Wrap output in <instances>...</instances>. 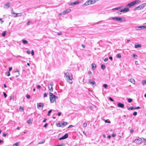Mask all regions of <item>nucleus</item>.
<instances>
[{
	"instance_id": "nucleus-1",
	"label": "nucleus",
	"mask_w": 146,
	"mask_h": 146,
	"mask_svg": "<svg viewBox=\"0 0 146 146\" xmlns=\"http://www.w3.org/2000/svg\"><path fill=\"white\" fill-rule=\"evenodd\" d=\"M50 96V102L53 103L56 101V99L58 98L57 96L54 95L52 93L50 92L49 93Z\"/></svg>"
},
{
	"instance_id": "nucleus-2",
	"label": "nucleus",
	"mask_w": 146,
	"mask_h": 146,
	"mask_svg": "<svg viewBox=\"0 0 146 146\" xmlns=\"http://www.w3.org/2000/svg\"><path fill=\"white\" fill-rule=\"evenodd\" d=\"M124 18L123 17H110L109 18V19L110 20L113 19V20H115L117 21H118L119 22H122L124 21L123 19H124Z\"/></svg>"
},
{
	"instance_id": "nucleus-3",
	"label": "nucleus",
	"mask_w": 146,
	"mask_h": 146,
	"mask_svg": "<svg viewBox=\"0 0 146 146\" xmlns=\"http://www.w3.org/2000/svg\"><path fill=\"white\" fill-rule=\"evenodd\" d=\"M81 2V0H76L74 2H71L68 3V5L70 6L74 5L79 4Z\"/></svg>"
},
{
	"instance_id": "nucleus-4",
	"label": "nucleus",
	"mask_w": 146,
	"mask_h": 146,
	"mask_svg": "<svg viewBox=\"0 0 146 146\" xmlns=\"http://www.w3.org/2000/svg\"><path fill=\"white\" fill-rule=\"evenodd\" d=\"M145 28H146V25L138 27H135V29L136 30H139L141 29L143 30Z\"/></svg>"
},
{
	"instance_id": "nucleus-5",
	"label": "nucleus",
	"mask_w": 146,
	"mask_h": 146,
	"mask_svg": "<svg viewBox=\"0 0 146 146\" xmlns=\"http://www.w3.org/2000/svg\"><path fill=\"white\" fill-rule=\"evenodd\" d=\"M129 11V9L128 7H125L123 9H121L119 11H117V13H119V12H123V13H125Z\"/></svg>"
},
{
	"instance_id": "nucleus-6",
	"label": "nucleus",
	"mask_w": 146,
	"mask_h": 146,
	"mask_svg": "<svg viewBox=\"0 0 146 146\" xmlns=\"http://www.w3.org/2000/svg\"><path fill=\"white\" fill-rule=\"evenodd\" d=\"M68 137V133H66L64 136L62 137L59 138L58 139L59 140H62L65 139L67 138Z\"/></svg>"
},
{
	"instance_id": "nucleus-7",
	"label": "nucleus",
	"mask_w": 146,
	"mask_h": 146,
	"mask_svg": "<svg viewBox=\"0 0 146 146\" xmlns=\"http://www.w3.org/2000/svg\"><path fill=\"white\" fill-rule=\"evenodd\" d=\"M68 137V133H66L64 136L62 137L59 138L58 139L59 140H62L65 139L67 138Z\"/></svg>"
},
{
	"instance_id": "nucleus-8",
	"label": "nucleus",
	"mask_w": 146,
	"mask_h": 146,
	"mask_svg": "<svg viewBox=\"0 0 146 146\" xmlns=\"http://www.w3.org/2000/svg\"><path fill=\"white\" fill-rule=\"evenodd\" d=\"M71 11V10L69 9H66V10L64 11L62 13L60 14V15H62V14L63 15H65L70 12Z\"/></svg>"
},
{
	"instance_id": "nucleus-9",
	"label": "nucleus",
	"mask_w": 146,
	"mask_h": 146,
	"mask_svg": "<svg viewBox=\"0 0 146 146\" xmlns=\"http://www.w3.org/2000/svg\"><path fill=\"white\" fill-rule=\"evenodd\" d=\"M11 3L10 2H8L6 3L4 5V8L8 9V8L11 5Z\"/></svg>"
},
{
	"instance_id": "nucleus-10",
	"label": "nucleus",
	"mask_w": 146,
	"mask_h": 146,
	"mask_svg": "<svg viewBox=\"0 0 146 146\" xmlns=\"http://www.w3.org/2000/svg\"><path fill=\"white\" fill-rule=\"evenodd\" d=\"M135 5V3L134 1L131 2V3L128 4L126 6H127L128 7L130 8L134 6Z\"/></svg>"
},
{
	"instance_id": "nucleus-11",
	"label": "nucleus",
	"mask_w": 146,
	"mask_h": 146,
	"mask_svg": "<svg viewBox=\"0 0 146 146\" xmlns=\"http://www.w3.org/2000/svg\"><path fill=\"white\" fill-rule=\"evenodd\" d=\"M117 106L118 107L122 108H123L124 107V104L120 102L118 103L117 104Z\"/></svg>"
},
{
	"instance_id": "nucleus-12",
	"label": "nucleus",
	"mask_w": 146,
	"mask_h": 146,
	"mask_svg": "<svg viewBox=\"0 0 146 146\" xmlns=\"http://www.w3.org/2000/svg\"><path fill=\"white\" fill-rule=\"evenodd\" d=\"M88 82L90 84H92V85H95V86L96 85L95 82L91 79H90L89 80Z\"/></svg>"
},
{
	"instance_id": "nucleus-13",
	"label": "nucleus",
	"mask_w": 146,
	"mask_h": 146,
	"mask_svg": "<svg viewBox=\"0 0 146 146\" xmlns=\"http://www.w3.org/2000/svg\"><path fill=\"white\" fill-rule=\"evenodd\" d=\"M72 78H71L70 76L66 79L67 81L70 83V84H72Z\"/></svg>"
},
{
	"instance_id": "nucleus-14",
	"label": "nucleus",
	"mask_w": 146,
	"mask_h": 146,
	"mask_svg": "<svg viewBox=\"0 0 146 146\" xmlns=\"http://www.w3.org/2000/svg\"><path fill=\"white\" fill-rule=\"evenodd\" d=\"M90 0L87 1L83 5V6H87L89 5H91Z\"/></svg>"
},
{
	"instance_id": "nucleus-15",
	"label": "nucleus",
	"mask_w": 146,
	"mask_h": 146,
	"mask_svg": "<svg viewBox=\"0 0 146 146\" xmlns=\"http://www.w3.org/2000/svg\"><path fill=\"white\" fill-rule=\"evenodd\" d=\"M64 74L65 76H66V79L70 76V74L68 72L64 73Z\"/></svg>"
},
{
	"instance_id": "nucleus-16",
	"label": "nucleus",
	"mask_w": 146,
	"mask_h": 146,
	"mask_svg": "<svg viewBox=\"0 0 146 146\" xmlns=\"http://www.w3.org/2000/svg\"><path fill=\"white\" fill-rule=\"evenodd\" d=\"M44 104L42 103H40L39 104H37V107H41L42 108L44 107Z\"/></svg>"
},
{
	"instance_id": "nucleus-17",
	"label": "nucleus",
	"mask_w": 146,
	"mask_h": 146,
	"mask_svg": "<svg viewBox=\"0 0 146 146\" xmlns=\"http://www.w3.org/2000/svg\"><path fill=\"white\" fill-rule=\"evenodd\" d=\"M142 9L141 7V6H140V5L136 7H135L134 9H133V10L134 11H136L137 10H140V9Z\"/></svg>"
},
{
	"instance_id": "nucleus-18",
	"label": "nucleus",
	"mask_w": 146,
	"mask_h": 146,
	"mask_svg": "<svg viewBox=\"0 0 146 146\" xmlns=\"http://www.w3.org/2000/svg\"><path fill=\"white\" fill-rule=\"evenodd\" d=\"M12 14H15V15H14V16L15 17H17L18 16H21V13H15L14 12L12 13Z\"/></svg>"
},
{
	"instance_id": "nucleus-19",
	"label": "nucleus",
	"mask_w": 146,
	"mask_h": 146,
	"mask_svg": "<svg viewBox=\"0 0 146 146\" xmlns=\"http://www.w3.org/2000/svg\"><path fill=\"white\" fill-rule=\"evenodd\" d=\"M61 125H62V127H64L67 124V123L66 122H61Z\"/></svg>"
},
{
	"instance_id": "nucleus-20",
	"label": "nucleus",
	"mask_w": 146,
	"mask_h": 146,
	"mask_svg": "<svg viewBox=\"0 0 146 146\" xmlns=\"http://www.w3.org/2000/svg\"><path fill=\"white\" fill-rule=\"evenodd\" d=\"M141 9H143L146 5V3H144L140 5Z\"/></svg>"
},
{
	"instance_id": "nucleus-21",
	"label": "nucleus",
	"mask_w": 146,
	"mask_h": 146,
	"mask_svg": "<svg viewBox=\"0 0 146 146\" xmlns=\"http://www.w3.org/2000/svg\"><path fill=\"white\" fill-rule=\"evenodd\" d=\"M141 9H143L146 5V3H144L140 5Z\"/></svg>"
},
{
	"instance_id": "nucleus-22",
	"label": "nucleus",
	"mask_w": 146,
	"mask_h": 146,
	"mask_svg": "<svg viewBox=\"0 0 146 146\" xmlns=\"http://www.w3.org/2000/svg\"><path fill=\"white\" fill-rule=\"evenodd\" d=\"M129 81L131 82L133 84H134L135 83V80L133 79H129Z\"/></svg>"
},
{
	"instance_id": "nucleus-23",
	"label": "nucleus",
	"mask_w": 146,
	"mask_h": 146,
	"mask_svg": "<svg viewBox=\"0 0 146 146\" xmlns=\"http://www.w3.org/2000/svg\"><path fill=\"white\" fill-rule=\"evenodd\" d=\"M22 41L23 43L24 44H27L28 43V41L26 40H22Z\"/></svg>"
},
{
	"instance_id": "nucleus-24",
	"label": "nucleus",
	"mask_w": 146,
	"mask_h": 146,
	"mask_svg": "<svg viewBox=\"0 0 146 146\" xmlns=\"http://www.w3.org/2000/svg\"><path fill=\"white\" fill-rule=\"evenodd\" d=\"M127 108L128 110H135V107L132 106L130 107H127Z\"/></svg>"
},
{
	"instance_id": "nucleus-25",
	"label": "nucleus",
	"mask_w": 146,
	"mask_h": 146,
	"mask_svg": "<svg viewBox=\"0 0 146 146\" xmlns=\"http://www.w3.org/2000/svg\"><path fill=\"white\" fill-rule=\"evenodd\" d=\"M135 48H140L141 47V45L140 44H135Z\"/></svg>"
},
{
	"instance_id": "nucleus-26",
	"label": "nucleus",
	"mask_w": 146,
	"mask_h": 146,
	"mask_svg": "<svg viewBox=\"0 0 146 146\" xmlns=\"http://www.w3.org/2000/svg\"><path fill=\"white\" fill-rule=\"evenodd\" d=\"M92 68L93 69H95L96 68V65L95 64H92Z\"/></svg>"
},
{
	"instance_id": "nucleus-27",
	"label": "nucleus",
	"mask_w": 146,
	"mask_h": 146,
	"mask_svg": "<svg viewBox=\"0 0 146 146\" xmlns=\"http://www.w3.org/2000/svg\"><path fill=\"white\" fill-rule=\"evenodd\" d=\"M134 1L135 3V5L137 3H141V1L139 0H135Z\"/></svg>"
},
{
	"instance_id": "nucleus-28",
	"label": "nucleus",
	"mask_w": 146,
	"mask_h": 146,
	"mask_svg": "<svg viewBox=\"0 0 146 146\" xmlns=\"http://www.w3.org/2000/svg\"><path fill=\"white\" fill-rule=\"evenodd\" d=\"M56 125L58 127H62V125H61V124L60 123L56 124Z\"/></svg>"
},
{
	"instance_id": "nucleus-29",
	"label": "nucleus",
	"mask_w": 146,
	"mask_h": 146,
	"mask_svg": "<svg viewBox=\"0 0 146 146\" xmlns=\"http://www.w3.org/2000/svg\"><path fill=\"white\" fill-rule=\"evenodd\" d=\"M6 32L5 31H4L2 34V36L3 37H5V36L6 34Z\"/></svg>"
},
{
	"instance_id": "nucleus-30",
	"label": "nucleus",
	"mask_w": 146,
	"mask_h": 146,
	"mask_svg": "<svg viewBox=\"0 0 146 146\" xmlns=\"http://www.w3.org/2000/svg\"><path fill=\"white\" fill-rule=\"evenodd\" d=\"M127 100L129 103H131L133 101L132 99L130 98H128Z\"/></svg>"
},
{
	"instance_id": "nucleus-31",
	"label": "nucleus",
	"mask_w": 146,
	"mask_h": 146,
	"mask_svg": "<svg viewBox=\"0 0 146 146\" xmlns=\"http://www.w3.org/2000/svg\"><path fill=\"white\" fill-rule=\"evenodd\" d=\"M121 8V7H118L116 8H113L112 9L113 10H117L118 9Z\"/></svg>"
},
{
	"instance_id": "nucleus-32",
	"label": "nucleus",
	"mask_w": 146,
	"mask_h": 146,
	"mask_svg": "<svg viewBox=\"0 0 146 146\" xmlns=\"http://www.w3.org/2000/svg\"><path fill=\"white\" fill-rule=\"evenodd\" d=\"M90 3L91 4H94L95 3V1H94V0H90Z\"/></svg>"
},
{
	"instance_id": "nucleus-33",
	"label": "nucleus",
	"mask_w": 146,
	"mask_h": 146,
	"mask_svg": "<svg viewBox=\"0 0 146 146\" xmlns=\"http://www.w3.org/2000/svg\"><path fill=\"white\" fill-rule=\"evenodd\" d=\"M106 68L105 66L104 65L102 64L101 65V68L102 69L104 70Z\"/></svg>"
},
{
	"instance_id": "nucleus-34",
	"label": "nucleus",
	"mask_w": 146,
	"mask_h": 146,
	"mask_svg": "<svg viewBox=\"0 0 146 146\" xmlns=\"http://www.w3.org/2000/svg\"><path fill=\"white\" fill-rule=\"evenodd\" d=\"M88 74L90 76H91L92 75V73L91 71H88Z\"/></svg>"
},
{
	"instance_id": "nucleus-35",
	"label": "nucleus",
	"mask_w": 146,
	"mask_h": 146,
	"mask_svg": "<svg viewBox=\"0 0 146 146\" xmlns=\"http://www.w3.org/2000/svg\"><path fill=\"white\" fill-rule=\"evenodd\" d=\"M133 57L134 58H135L136 59H137V58L138 56H137L136 54H133Z\"/></svg>"
},
{
	"instance_id": "nucleus-36",
	"label": "nucleus",
	"mask_w": 146,
	"mask_h": 146,
	"mask_svg": "<svg viewBox=\"0 0 146 146\" xmlns=\"http://www.w3.org/2000/svg\"><path fill=\"white\" fill-rule=\"evenodd\" d=\"M31 119L29 118L27 121V123L29 124H30V123H31Z\"/></svg>"
},
{
	"instance_id": "nucleus-37",
	"label": "nucleus",
	"mask_w": 146,
	"mask_h": 146,
	"mask_svg": "<svg viewBox=\"0 0 146 146\" xmlns=\"http://www.w3.org/2000/svg\"><path fill=\"white\" fill-rule=\"evenodd\" d=\"M103 86L106 89L108 87V85L106 84H104L103 85Z\"/></svg>"
},
{
	"instance_id": "nucleus-38",
	"label": "nucleus",
	"mask_w": 146,
	"mask_h": 146,
	"mask_svg": "<svg viewBox=\"0 0 146 146\" xmlns=\"http://www.w3.org/2000/svg\"><path fill=\"white\" fill-rule=\"evenodd\" d=\"M19 145V142H17L15 143H14L13 146H18Z\"/></svg>"
},
{
	"instance_id": "nucleus-39",
	"label": "nucleus",
	"mask_w": 146,
	"mask_h": 146,
	"mask_svg": "<svg viewBox=\"0 0 146 146\" xmlns=\"http://www.w3.org/2000/svg\"><path fill=\"white\" fill-rule=\"evenodd\" d=\"M117 57L118 58H120L121 57V55L120 54H118L117 55Z\"/></svg>"
},
{
	"instance_id": "nucleus-40",
	"label": "nucleus",
	"mask_w": 146,
	"mask_h": 146,
	"mask_svg": "<svg viewBox=\"0 0 146 146\" xmlns=\"http://www.w3.org/2000/svg\"><path fill=\"white\" fill-rule=\"evenodd\" d=\"M14 100V96H11V98L10 100H12L13 101Z\"/></svg>"
},
{
	"instance_id": "nucleus-41",
	"label": "nucleus",
	"mask_w": 146,
	"mask_h": 146,
	"mask_svg": "<svg viewBox=\"0 0 146 146\" xmlns=\"http://www.w3.org/2000/svg\"><path fill=\"white\" fill-rule=\"evenodd\" d=\"M52 111V110H50L49 111H48V113L47 114V115L48 116H49L50 115V113Z\"/></svg>"
},
{
	"instance_id": "nucleus-42",
	"label": "nucleus",
	"mask_w": 146,
	"mask_h": 146,
	"mask_svg": "<svg viewBox=\"0 0 146 146\" xmlns=\"http://www.w3.org/2000/svg\"><path fill=\"white\" fill-rule=\"evenodd\" d=\"M6 74L8 76H9L10 75V73L9 72H6Z\"/></svg>"
},
{
	"instance_id": "nucleus-43",
	"label": "nucleus",
	"mask_w": 146,
	"mask_h": 146,
	"mask_svg": "<svg viewBox=\"0 0 146 146\" xmlns=\"http://www.w3.org/2000/svg\"><path fill=\"white\" fill-rule=\"evenodd\" d=\"M19 110L21 111H23L24 110V108L23 107L20 106V107Z\"/></svg>"
},
{
	"instance_id": "nucleus-44",
	"label": "nucleus",
	"mask_w": 146,
	"mask_h": 146,
	"mask_svg": "<svg viewBox=\"0 0 146 146\" xmlns=\"http://www.w3.org/2000/svg\"><path fill=\"white\" fill-rule=\"evenodd\" d=\"M136 140H137L138 141H141V139L140 138L138 139H136L134 140V142H136Z\"/></svg>"
},
{
	"instance_id": "nucleus-45",
	"label": "nucleus",
	"mask_w": 146,
	"mask_h": 146,
	"mask_svg": "<svg viewBox=\"0 0 146 146\" xmlns=\"http://www.w3.org/2000/svg\"><path fill=\"white\" fill-rule=\"evenodd\" d=\"M109 100H110L111 101H112V102L114 101L113 100V98H111V97H109Z\"/></svg>"
},
{
	"instance_id": "nucleus-46",
	"label": "nucleus",
	"mask_w": 146,
	"mask_h": 146,
	"mask_svg": "<svg viewBox=\"0 0 146 146\" xmlns=\"http://www.w3.org/2000/svg\"><path fill=\"white\" fill-rule=\"evenodd\" d=\"M105 122L106 123H110V121H108V120H105Z\"/></svg>"
},
{
	"instance_id": "nucleus-47",
	"label": "nucleus",
	"mask_w": 146,
	"mask_h": 146,
	"mask_svg": "<svg viewBox=\"0 0 146 146\" xmlns=\"http://www.w3.org/2000/svg\"><path fill=\"white\" fill-rule=\"evenodd\" d=\"M3 95L5 98H6L7 97V95L6 93H5V92H3Z\"/></svg>"
},
{
	"instance_id": "nucleus-48",
	"label": "nucleus",
	"mask_w": 146,
	"mask_h": 146,
	"mask_svg": "<svg viewBox=\"0 0 146 146\" xmlns=\"http://www.w3.org/2000/svg\"><path fill=\"white\" fill-rule=\"evenodd\" d=\"M142 83L143 85L144 84H146V80H145L142 81Z\"/></svg>"
},
{
	"instance_id": "nucleus-49",
	"label": "nucleus",
	"mask_w": 146,
	"mask_h": 146,
	"mask_svg": "<svg viewBox=\"0 0 146 146\" xmlns=\"http://www.w3.org/2000/svg\"><path fill=\"white\" fill-rule=\"evenodd\" d=\"M87 125V124L86 122H85L83 124V126L84 127H86Z\"/></svg>"
},
{
	"instance_id": "nucleus-50",
	"label": "nucleus",
	"mask_w": 146,
	"mask_h": 146,
	"mask_svg": "<svg viewBox=\"0 0 146 146\" xmlns=\"http://www.w3.org/2000/svg\"><path fill=\"white\" fill-rule=\"evenodd\" d=\"M135 143H136L137 144H140L141 143V142H139L137 140H136V142H135Z\"/></svg>"
},
{
	"instance_id": "nucleus-51",
	"label": "nucleus",
	"mask_w": 146,
	"mask_h": 146,
	"mask_svg": "<svg viewBox=\"0 0 146 146\" xmlns=\"http://www.w3.org/2000/svg\"><path fill=\"white\" fill-rule=\"evenodd\" d=\"M45 141H42V142H39L38 143V144L44 143Z\"/></svg>"
},
{
	"instance_id": "nucleus-52",
	"label": "nucleus",
	"mask_w": 146,
	"mask_h": 146,
	"mask_svg": "<svg viewBox=\"0 0 146 146\" xmlns=\"http://www.w3.org/2000/svg\"><path fill=\"white\" fill-rule=\"evenodd\" d=\"M26 97L27 99H29L31 98V96L29 95L28 94L27 95Z\"/></svg>"
},
{
	"instance_id": "nucleus-53",
	"label": "nucleus",
	"mask_w": 146,
	"mask_h": 146,
	"mask_svg": "<svg viewBox=\"0 0 146 146\" xmlns=\"http://www.w3.org/2000/svg\"><path fill=\"white\" fill-rule=\"evenodd\" d=\"M48 88L49 89V90H50V91H51V92H52V91L53 89L52 87V86L51 87V88L50 89L49 88V86H48Z\"/></svg>"
},
{
	"instance_id": "nucleus-54",
	"label": "nucleus",
	"mask_w": 146,
	"mask_h": 146,
	"mask_svg": "<svg viewBox=\"0 0 146 146\" xmlns=\"http://www.w3.org/2000/svg\"><path fill=\"white\" fill-rule=\"evenodd\" d=\"M142 142H143L144 143H146V139L144 138V139H143Z\"/></svg>"
},
{
	"instance_id": "nucleus-55",
	"label": "nucleus",
	"mask_w": 146,
	"mask_h": 146,
	"mask_svg": "<svg viewBox=\"0 0 146 146\" xmlns=\"http://www.w3.org/2000/svg\"><path fill=\"white\" fill-rule=\"evenodd\" d=\"M31 55L32 56H33L34 54V52L33 50H32L31 52Z\"/></svg>"
},
{
	"instance_id": "nucleus-56",
	"label": "nucleus",
	"mask_w": 146,
	"mask_h": 146,
	"mask_svg": "<svg viewBox=\"0 0 146 146\" xmlns=\"http://www.w3.org/2000/svg\"><path fill=\"white\" fill-rule=\"evenodd\" d=\"M116 135V133H113L112 134V135L111 136H112L113 137H114Z\"/></svg>"
},
{
	"instance_id": "nucleus-57",
	"label": "nucleus",
	"mask_w": 146,
	"mask_h": 146,
	"mask_svg": "<svg viewBox=\"0 0 146 146\" xmlns=\"http://www.w3.org/2000/svg\"><path fill=\"white\" fill-rule=\"evenodd\" d=\"M137 114V112L136 111H135L133 112V115L134 116H136Z\"/></svg>"
},
{
	"instance_id": "nucleus-58",
	"label": "nucleus",
	"mask_w": 146,
	"mask_h": 146,
	"mask_svg": "<svg viewBox=\"0 0 146 146\" xmlns=\"http://www.w3.org/2000/svg\"><path fill=\"white\" fill-rule=\"evenodd\" d=\"M47 96V94H46V93L45 92L44 93V98L45 97H46Z\"/></svg>"
},
{
	"instance_id": "nucleus-59",
	"label": "nucleus",
	"mask_w": 146,
	"mask_h": 146,
	"mask_svg": "<svg viewBox=\"0 0 146 146\" xmlns=\"http://www.w3.org/2000/svg\"><path fill=\"white\" fill-rule=\"evenodd\" d=\"M50 85L51 86V87L52 86H52H53L54 85L53 82H51L50 84Z\"/></svg>"
},
{
	"instance_id": "nucleus-60",
	"label": "nucleus",
	"mask_w": 146,
	"mask_h": 146,
	"mask_svg": "<svg viewBox=\"0 0 146 146\" xmlns=\"http://www.w3.org/2000/svg\"><path fill=\"white\" fill-rule=\"evenodd\" d=\"M61 113L60 112H59L58 113V114H57L59 116H60L61 115Z\"/></svg>"
},
{
	"instance_id": "nucleus-61",
	"label": "nucleus",
	"mask_w": 146,
	"mask_h": 146,
	"mask_svg": "<svg viewBox=\"0 0 146 146\" xmlns=\"http://www.w3.org/2000/svg\"><path fill=\"white\" fill-rule=\"evenodd\" d=\"M7 135V133H4L3 134V137H5Z\"/></svg>"
},
{
	"instance_id": "nucleus-62",
	"label": "nucleus",
	"mask_w": 146,
	"mask_h": 146,
	"mask_svg": "<svg viewBox=\"0 0 146 146\" xmlns=\"http://www.w3.org/2000/svg\"><path fill=\"white\" fill-rule=\"evenodd\" d=\"M37 88L38 89H40L41 88L40 86V85H37Z\"/></svg>"
},
{
	"instance_id": "nucleus-63",
	"label": "nucleus",
	"mask_w": 146,
	"mask_h": 146,
	"mask_svg": "<svg viewBox=\"0 0 146 146\" xmlns=\"http://www.w3.org/2000/svg\"><path fill=\"white\" fill-rule=\"evenodd\" d=\"M12 69V67H10L9 68V72L11 71Z\"/></svg>"
},
{
	"instance_id": "nucleus-64",
	"label": "nucleus",
	"mask_w": 146,
	"mask_h": 146,
	"mask_svg": "<svg viewBox=\"0 0 146 146\" xmlns=\"http://www.w3.org/2000/svg\"><path fill=\"white\" fill-rule=\"evenodd\" d=\"M108 58H105L104 59V61L105 62H107V61H108Z\"/></svg>"
}]
</instances>
